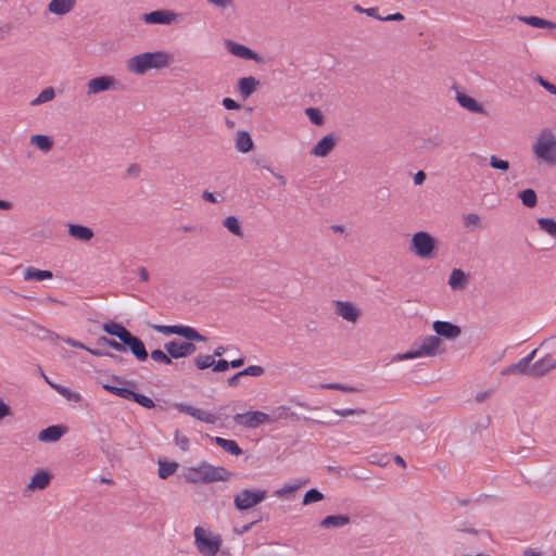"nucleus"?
<instances>
[{"instance_id":"1","label":"nucleus","mask_w":556,"mask_h":556,"mask_svg":"<svg viewBox=\"0 0 556 556\" xmlns=\"http://www.w3.org/2000/svg\"><path fill=\"white\" fill-rule=\"evenodd\" d=\"M169 63V55L165 51H152L137 54L126 62L128 72L143 75L151 70H161Z\"/></svg>"},{"instance_id":"2","label":"nucleus","mask_w":556,"mask_h":556,"mask_svg":"<svg viewBox=\"0 0 556 556\" xmlns=\"http://www.w3.org/2000/svg\"><path fill=\"white\" fill-rule=\"evenodd\" d=\"M534 155L547 165H556V136L549 128H544L533 143Z\"/></svg>"},{"instance_id":"3","label":"nucleus","mask_w":556,"mask_h":556,"mask_svg":"<svg viewBox=\"0 0 556 556\" xmlns=\"http://www.w3.org/2000/svg\"><path fill=\"white\" fill-rule=\"evenodd\" d=\"M420 341L421 343L418 348H412L405 353L397 354L394 361H406L422 356L432 357L438 354V349L441 344V339L438 336H426Z\"/></svg>"},{"instance_id":"4","label":"nucleus","mask_w":556,"mask_h":556,"mask_svg":"<svg viewBox=\"0 0 556 556\" xmlns=\"http://www.w3.org/2000/svg\"><path fill=\"white\" fill-rule=\"evenodd\" d=\"M267 497L264 489H243L233 496V506L239 511L254 508Z\"/></svg>"},{"instance_id":"5","label":"nucleus","mask_w":556,"mask_h":556,"mask_svg":"<svg viewBox=\"0 0 556 556\" xmlns=\"http://www.w3.org/2000/svg\"><path fill=\"white\" fill-rule=\"evenodd\" d=\"M193 534L194 544L201 554L204 556H215L219 552L222 545L220 535L208 536L205 529L200 526L194 528Z\"/></svg>"},{"instance_id":"6","label":"nucleus","mask_w":556,"mask_h":556,"mask_svg":"<svg viewBox=\"0 0 556 556\" xmlns=\"http://www.w3.org/2000/svg\"><path fill=\"white\" fill-rule=\"evenodd\" d=\"M437 240L427 231L416 232L410 241V250L421 258L434 256Z\"/></svg>"},{"instance_id":"7","label":"nucleus","mask_w":556,"mask_h":556,"mask_svg":"<svg viewBox=\"0 0 556 556\" xmlns=\"http://www.w3.org/2000/svg\"><path fill=\"white\" fill-rule=\"evenodd\" d=\"M17 323H10L14 327L18 328L20 330L25 331L26 333L34 336L40 340H45L47 338H51L52 340H59L60 336L56 333L51 332L47 328L27 319V318H17L14 317Z\"/></svg>"},{"instance_id":"8","label":"nucleus","mask_w":556,"mask_h":556,"mask_svg":"<svg viewBox=\"0 0 556 556\" xmlns=\"http://www.w3.org/2000/svg\"><path fill=\"white\" fill-rule=\"evenodd\" d=\"M233 420L237 425L243 426L245 428L254 429L258 426L273 422L271 417L260 410L247 412L243 414H237L233 416Z\"/></svg>"},{"instance_id":"9","label":"nucleus","mask_w":556,"mask_h":556,"mask_svg":"<svg viewBox=\"0 0 556 556\" xmlns=\"http://www.w3.org/2000/svg\"><path fill=\"white\" fill-rule=\"evenodd\" d=\"M179 16L174 11L160 9L142 14L141 20L146 24L170 25L178 22Z\"/></svg>"},{"instance_id":"10","label":"nucleus","mask_w":556,"mask_h":556,"mask_svg":"<svg viewBox=\"0 0 556 556\" xmlns=\"http://www.w3.org/2000/svg\"><path fill=\"white\" fill-rule=\"evenodd\" d=\"M164 350L174 358H186L197 351L192 342L172 340L164 344Z\"/></svg>"},{"instance_id":"11","label":"nucleus","mask_w":556,"mask_h":556,"mask_svg":"<svg viewBox=\"0 0 556 556\" xmlns=\"http://www.w3.org/2000/svg\"><path fill=\"white\" fill-rule=\"evenodd\" d=\"M536 351L538 350L534 349L531 353H529L527 356L522 357L519 362L511 364L508 367L504 368L502 370V375L503 376L527 375V376L533 377L532 361L534 359Z\"/></svg>"},{"instance_id":"12","label":"nucleus","mask_w":556,"mask_h":556,"mask_svg":"<svg viewBox=\"0 0 556 556\" xmlns=\"http://www.w3.org/2000/svg\"><path fill=\"white\" fill-rule=\"evenodd\" d=\"M123 343V352L129 351L139 362H146L148 359L149 353L143 341L139 337L130 332Z\"/></svg>"},{"instance_id":"13","label":"nucleus","mask_w":556,"mask_h":556,"mask_svg":"<svg viewBox=\"0 0 556 556\" xmlns=\"http://www.w3.org/2000/svg\"><path fill=\"white\" fill-rule=\"evenodd\" d=\"M226 49L229 53L243 60H251L256 63H262L263 59L249 47L238 43L232 40H226Z\"/></svg>"},{"instance_id":"14","label":"nucleus","mask_w":556,"mask_h":556,"mask_svg":"<svg viewBox=\"0 0 556 556\" xmlns=\"http://www.w3.org/2000/svg\"><path fill=\"white\" fill-rule=\"evenodd\" d=\"M432 329L437 333L435 336L447 340H454L462 333V329L458 325L444 320L433 321Z\"/></svg>"},{"instance_id":"15","label":"nucleus","mask_w":556,"mask_h":556,"mask_svg":"<svg viewBox=\"0 0 556 556\" xmlns=\"http://www.w3.org/2000/svg\"><path fill=\"white\" fill-rule=\"evenodd\" d=\"M117 84L113 76L102 75L88 81V94H97L110 89H114Z\"/></svg>"},{"instance_id":"16","label":"nucleus","mask_w":556,"mask_h":556,"mask_svg":"<svg viewBox=\"0 0 556 556\" xmlns=\"http://www.w3.org/2000/svg\"><path fill=\"white\" fill-rule=\"evenodd\" d=\"M204 477L205 484L218 482V481H227L230 479L232 473L222 466H213L212 464L204 462Z\"/></svg>"},{"instance_id":"17","label":"nucleus","mask_w":556,"mask_h":556,"mask_svg":"<svg viewBox=\"0 0 556 556\" xmlns=\"http://www.w3.org/2000/svg\"><path fill=\"white\" fill-rule=\"evenodd\" d=\"M453 88L456 90V101L462 108L472 113L488 115V111L476 99L466 94L465 92L459 91V89L456 86H454Z\"/></svg>"},{"instance_id":"18","label":"nucleus","mask_w":556,"mask_h":556,"mask_svg":"<svg viewBox=\"0 0 556 556\" xmlns=\"http://www.w3.org/2000/svg\"><path fill=\"white\" fill-rule=\"evenodd\" d=\"M68 428L64 425H52L42 429L38 433V440L41 442L54 443L58 442L64 434H66Z\"/></svg>"},{"instance_id":"19","label":"nucleus","mask_w":556,"mask_h":556,"mask_svg":"<svg viewBox=\"0 0 556 556\" xmlns=\"http://www.w3.org/2000/svg\"><path fill=\"white\" fill-rule=\"evenodd\" d=\"M338 137L334 134H329L323 137L312 149L311 153L315 156L326 157L336 147Z\"/></svg>"},{"instance_id":"20","label":"nucleus","mask_w":556,"mask_h":556,"mask_svg":"<svg viewBox=\"0 0 556 556\" xmlns=\"http://www.w3.org/2000/svg\"><path fill=\"white\" fill-rule=\"evenodd\" d=\"M336 314L348 321L356 323L361 316V311L351 302L337 301Z\"/></svg>"},{"instance_id":"21","label":"nucleus","mask_w":556,"mask_h":556,"mask_svg":"<svg viewBox=\"0 0 556 556\" xmlns=\"http://www.w3.org/2000/svg\"><path fill=\"white\" fill-rule=\"evenodd\" d=\"M555 368H556V359L552 355L547 354L544 357H542L541 359H539L532 364L533 377L534 378L542 377Z\"/></svg>"},{"instance_id":"22","label":"nucleus","mask_w":556,"mask_h":556,"mask_svg":"<svg viewBox=\"0 0 556 556\" xmlns=\"http://www.w3.org/2000/svg\"><path fill=\"white\" fill-rule=\"evenodd\" d=\"M67 232L72 238L83 242H88L94 237V232L90 227L79 224H68Z\"/></svg>"},{"instance_id":"23","label":"nucleus","mask_w":556,"mask_h":556,"mask_svg":"<svg viewBox=\"0 0 556 556\" xmlns=\"http://www.w3.org/2000/svg\"><path fill=\"white\" fill-rule=\"evenodd\" d=\"M52 473L46 469H39L27 484L28 490H45L51 482Z\"/></svg>"},{"instance_id":"24","label":"nucleus","mask_w":556,"mask_h":556,"mask_svg":"<svg viewBox=\"0 0 556 556\" xmlns=\"http://www.w3.org/2000/svg\"><path fill=\"white\" fill-rule=\"evenodd\" d=\"M258 85L260 80L253 76L242 77L237 83L238 91L244 100L256 91Z\"/></svg>"},{"instance_id":"25","label":"nucleus","mask_w":556,"mask_h":556,"mask_svg":"<svg viewBox=\"0 0 556 556\" xmlns=\"http://www.w3.org/2000/svg\"><path fill=\"white\" fill-rule=\"evenodd\" d=\"M23 278L26 281H42L53 278V273L49 269H39L28 266L23 270Z\"/></svg>"},{"instance_id":"26","label":"nucleus","mask_w":556,"mask_h":556,"mask_svg":"<svg viewBox=\"0 0 556 556\" xmlns=\"http://www.w3.org/2000/svg\"><path fill=\"white\" fill-rule=\"evenodd\" d=\"M77 0H51L48 4V11L55 15H65L76 5Z\"/></svg>"},{"instance_id":"27","label":"nucleus","mask_w":556,"mask_h":556,"mask_svg":"<svg viewBox=\"0 0 556 556\" xmlns=\"http://www.w3.org/2000/svg\"><path fill=\"white\" fill-rule=\"evenodd\" d=\"M177 336L184 338L188 342H206L207 337L201 334L195 328L185 325H178Z\"/></svg>"},{"instance_id":"28","label":"nucleus","mask_w":556,"mask_h":556,"mask_svg":"<svg viewBox=\"0 0 556 556\" xmlns=\"http://www.w3.org/2000/svg\"><path fill=\"white\" fill-rule=\"evenodd\" d=\"M102 330L113 337L118 338L122 342L128 337L130 331L122 324L110 320L102 325Z\"/></svg>"},{"instance_id":"29","label":"nucleus","mask_w":556,"mask_h":556,"mask_svg":"<svg viewBox=\"0 0 556 556\" xmlns=\"http://www.w3.org/2000/svg\"><path fill=\"white\" fill-rule=\"evenodd\" d=\"M204 462H202L197 467H189L186 469L184 477L187 482L193 483V484H205V477H204Z\"/></svg>"},{"instance_id":"30","label":"nucleus","mask_w":556,"mask_h":556,"mask_svg":"<svg viewBox=\"0 0 556 556\" xmlns=\"http://www.w3.org/2000/svg\"><path fill=\"white\" fill-rule=\"evenodd\" d=\"M219 447L225 452L233 456H240L243 454L242 448L235 440L225 439L222 437H215L212 439Z\"/></svg>"},{"instance_id":"31","label":"nucleus","mask_w":556,"mask_h":556,"mask_svg":"<svg viewBox=\"0 0 556 556\" xmlns=\"http://www.w3.org/2000/svg\"><path fill=\"white\" fill-rule=\"evenodd\" d=\"M468 282V277L464 270L454 268L448 278V285L453 290H463Z\"/></svg>"},{"instance_id":"32","label":"nucleus","mask_w":556,"mask_h":556,"mask_svg":"<svg viewBox=\"0 0 556 556\" xmlns=\"http://www.w3.org/2000/svg\"><path fill=\"white\" fill-rule=\"evenodd\" d=\"M518 20L535 28L556 29V23L539 16H518Z\"/></svg>"},{"instance_id":"33","label":"nucleus","mask_w":556,"mask_h":556,"mask_svg":"<svg viewBox=\"0 0 556 556\" xmlns=\"http://www.w3.org/2000/svg\"><path fill=\"white\" fill-rule=\"evenodd\" d=\"M349 522L350 517L348 515H329L320 521V527L325 529L339 528Z\"/></svg>"},{"instance_id":"34","label":"nucleus","mask_w":556,"mask_h":556,"mask_svg":"<svg viewBox=\"0 0 556 556\" xmlns=\"http://www.w3.org/2000/svg\"><path fill=\"white\" fill-rule=\"evenodd\" d=\"M253 147L254 143L250 134L247 130L239 131L236 138L237 150L242 153H248L253 149Z\"/></svg>"},{"instance_id":"35","label":"nucleus","mask_w":556,"mask_h":556,"mask_svg":"<svg viewBox=\"0 0 556 556\" xmlns=\"http://www.w3.org/2000/svg\"><path fill=\"white\" fill-rule=\"evenodd\" d=\"M30 143L45 153L49 152L53 147L52 138L47 135H33Z\"/></svg>"},{"instance_id":"36","label":"nucleus","mask_w":556,"mask_h":556,"mask_svg":"<svg viewBox=\"0 0 556 556\" xmlns=\"http://www.w3.org/2000/svg\"><path fill=\"white\" fill-rule=\"evenodd\" d=\"M102 388L105 391H108L116 396H119V397L128 400V401H132L135 391L129 388L117 387V386H113V384H109V383H104L102 386Z\"/></svg>"},{"instance_id":"37","label":"nucleus","mask_w":556,"mask_h":556,"mask_svg":"<svg viewBox=\"0 0 556 556\" xmlns=\"http://www.w3.org/2000/svg\"><path fill=\"white\" fill-rule=\"evenodd\" d=\"M50 387L53 388L59 394L64 396L70 402L78 403L81 401V396L79 393L73 392L64 386H61L59 383H50Z\"/></svg>"},{"instance_id":"38","label":"nucleus","mask_w":556,"mask_h":556,"mask_svg":"<svg viewBox=\"0 0 556 556\" xmlns=\"http://www.w3.org/2000/svg\"><path fill=\"white\" fill-rule=\"evenodd\" d=\"M518 198L521 200L522 204L529 208H532L538 204L536 192L531 188L520 191L518 193Z\"/></svg>"},{"instance_id":"39","label":"nucleus","mask_w":556,"mask_h":556,"mask_svg":"<svg viewBox=\"0 0 556 556\" xmlns=\"http://www.w3.org/2000/svg\"><path fill=\"white\" fill-rule=\"evenodd\" d=\"M223 226L232 235L242 237V228L240 220L236 216H228L223 220Z\"/></svg>"},{"instance_id":"40","label":"nucleus","mask_w":556,"mask_h":556,"mask_svg":"<svg viewBox=\"0 0 556 556\" xmlns=\"http://www.w3.org/2000/svg\"><path fill=\"white\" fill-rule=\"evenodd\" d=\"M178 468V464L175 462H167L166 459L159 460V477L161 479H166Z\"/></svg>"},{"instance_id":"41","label":"nucleus","mask_w":556,"mask_h":556,"mask_svg":"<svg viewBox=\"0 0 556 556\" xmlns=\"http://www.w3.org/2000/svg\"><path fill=\"white\" fill-rule=\"evenodd\" d=\"M55 97V91L53 87L45 88L31 102L30 105L37 106L42 103L52 101Z\"/></svg>"},{"instance_id":"42","label":"nucleus","mask_w":556,"mask_h":556,"mask_svg":"<svg viewBox=\"0 0 556 556\" xmlns=\"http://www.w3.org/2000/svg\"><path fill=\"white\" fill-rule=\"evenodd\" d=\"M540 229L552 237H556V220L549 217H541L538 219Z\"/></svg>"},{"instance_id":"43","label":"nucleus","mask_w":556,"mask_h":556,"mask_svg":"<svg viewBox=\"0 0 556 556\" xmlns=\"http://www.w3.org/2000/svg\"><path fill=\"white\" fill-rule=\"evenodd\" d=\"M97 345L99 348L108 346V348H111L112 350L117 351V352H123V350H124V343L121 340L118 342V341H116L114 339H110V338L104 337V336L99 337L97 339Z\"/></svg>"},{"instance_id":"44","label":"nucleus","mask_w":556,"mask_h":556,"mask_svg":"<svg viewBox=\"0 0 556 556\" xmlns=\"http://www.w3.org/2000/svg\"><path fill=\"white\" fill-rule=\"evenodd\" d=\"M305 114L308 117V119L316 126H320L325 122L323 112L317 108H307L305 110Z\"/></svg>"},{"instance_id":"45","label":"nucleus","mask_w":556,"mask_h":556,"mask_svg":"<svg viewBox=\"0 0 556 556\" xmlns=\"http://www.w3.org/2000/svg\"><path fill=\"white\" fill-rule=\"evenodd\" d=\"M151 358L160 364L164 365H173V357L165 351H162L160 349H155L150 354Z\"/></svg>"},{"instance_id":"46","label":"nucleus","mask_w":556,"mask_h":556,"mask_svg":"<svg viewBox=\"0 0 556 556\" xmlns=\"http://www.w3.org/2000/svg\"><path fill=\"white\" fill-rule=\"evenodd\" d=\"M324 500V494L316 488L309 489L303 497V505H309Z\"/></svg>"},{"instance_id":"47","label":"nucleus","mask_w":556,"mask_h":556,"mask_svg":"<svg viewBox=\"0 0 556 556\" xmlns=\"http://www.w3.org/2000/svg\"><path fill=\"white\" fill-rule=\"evenodd\" d=\"M194 364L200 370H204L210 367L213 368L214 356L200 354L194 358Z\"/></svg>"},{"instance_id":"48","label":"nucleus","mask_w":556,"mask_h":556,"mask_svg":"<svg viewBox=\"0 0 556 556\" xmlns=\"http://www.w3.org/2000/svg\"><path fill=\"white\" fill-rule=\"evenodd\" d=\"M132 402H136L140 406L148 409L153 408L155 406V403L151 397L138 392L134 393Z\"/></svg>"},{"instance_id":"49","label":"nucleus","mask_w":556,"mask_h":556,"mask_svg":"<svg viewBox=\"0 0 556 556\" xmlns=\"http://www.w3.org/2000/svg\"><path fill=\"white\" fill-rule=\"evenodd\" d=\"M147 325H148V327L154 329L155 331H157L164 336H172V334L177 336L178 325L165 326V325H154V324H150V323H148Z\"/></svg>"},{"instance_id":"50","label":"nucleus","mask_w":556,"mask_h":556,"mask_svg":"<svg viewBox=\"0 0 556 556\" xmlns=\"http://www.w3.org/2000/svg\"><path fill=\"white\" fill-rule=\"evenodd\" d=\"M490 166L492 168L501 170V172H507L510 167V164L508 161L502 160V159L497 157L496 155H491Z\"/></svg>"},{"instance_id":"51","label":"nucleus","mask_w":556,"mask_h":556,"mask_svg":"<svg viewBox=\"0 0 556 556\" xmlns=\"http://www.w3.org/2000/svg\"><path fill=\"white\" fill-rule=\"evenodd\" d=\"M194 418L206 424H215L217 421V417L214 414L204 412L200 408H197Z\"/></svg>"},{"instance_id":"52","label":"nucleus","mask_w":556,"mask_h":556,"mask_svg":"<svg viewBox=\"0 0 556 556\" xmlns=\"http://www.w3.org/2000/svg\"><path fill=\"white\" fill-rule=\"evenodd\" d=\"M533 79L541 86L543 87L546 91H548L549 93L556 96V86L554 84H552L551 81H548L547 79H545L543 76L536 74Z\"/></svg>"},{"instance_id":"53","label":"nucleus","mask_w":556,"mask_h":556,"mask_svg":"<svg viewBox=\"0 0 556 556\" xmlns=\"http://www.w3.org/2000/svg\"><path fill=\"white\" fill-rule=\"evenodd\" d=\"M240 372L244 376L260 377L265 372V369L258 365H251L241 370Z\"/></svg>"},{"instance_id":"54","label":"nucleus","mask_w":556,"mask_h":556,"mask_svg":"<svg viewBox=\"0 0 556 556\" xmlns=\"http://www.w3.org/2000/svg\"><path fill=\"white\" fill-rule=\"evenodd\" d=\"M334 414L341 417H348L352 415H364L366 414V410L364 408H341V409H334Z\"/></svg>"},{"instance_id":"55","label":"nucleus","mask_w":556,"mask_h":556,"mask_svg":"<svg viewBox=\"0 0 556 556\" xmlns=\"http://www.w3.org/2000/svg\"><path fill=\"white\" fill-rule=\"evenodd\" d=\"M300 488H301V483H298V484H287V485H285L283 488L278 489V490L275 492V495H276V496H278V497H283V496H286L287 494L294 493V492H295V491H298Z\"/></svg>"},{"instance_id":"56","label":"nucleus","mask_w":556,"mask_h":556,"mask_svg":"<svg viewBox=\"0 0 556 556\" xmlns=\"http://www.w3.org/2000/svg\"><path fill=\"white\" fill-rule=\"evenodd\" d=\"M268 415L271 417L273 422H274L278 419L287 418L290 415V409L288 407L280 406L277 409H275L271 414H268ZM291 415H293V414L291 413Z\"/></svg>"},{"instance_id":"57","label":"nucleus","mask_w":556,"mask_h":556,"mask_svg":"<svg viewBox=\"0 0 556 556\" xmlns=\"http://www.w3.org/2000/svg\"><path fill=\"white\" fill-rule=\"evenodd\" d=\"M464 224L467 228L476 227L480 224V216L475 213H469L464 216Z\"/></svg>"},{"instance_id":"58","label":"nucleus","mask_w":556,"mask_h":556,"mask_svg":"<svg viewBox=\"0 0 556 556\" xmlns=\"http://www.w3.org/2000/svg\"><path fill=\"white\" fill-rule=\"evenodd\" d=\"M324 388L330 389V390H339V391H343V392H350V393L358 391L357 388L344 386L341 383H327L324 386Z\"/></svg>"},{"instance_id":"59","label":"nucleus","mask_w":556,"mask_h":556,"mask_svg":"<svg viewBox=\"0 0 556 556\" xmlns=\"http://www.w3.org/2000/svg\"><path fill=\"white\" fill-rule=\"evenodd\" d=\"M174 407L180 412V413H185L187 415H190L192 417H194L195 415V410H197V407H193L192 405H189V404H184V403H175L174 404Z\"/></svg>"},{"instance_id":"60","label":"nucleus","mask_w":556,"mask_h":556,"mask_svg":"<svg viewBox=\"0 0 556 556\" xmlns=\"http://www.w3.org/2000/svg\"><path fill=\"white\" fill-rule=\"evenodd\" d=\"M175 442L182 451H187L189 448V439L185 435H180L178 430L175 433Z\"/></svg>"},{"instance_id":"61","label":"nucleus","mask_w":556,"mask_h":556,"mask_svg":"<svg viewBox=\"0 0 556 556\" xmlns=\"http://www.w3.org/2000/svg\"><path fill=\"white\" fill-rule=\"evenodd\" d=\"M230 368L229 362L227 359H218L214 361L213 371L215 372H224Z\"/></svg>"},{"instance_id":"62","label":"nucleus","mask_w":556,"mask_h":556,"mask_svg":"<svg viewBox=\"0 0 556 556\" xmlns=\"http://www.w3.org/2000/svg\"><path fill=\"white\" fill-rule=\"evenodd\" d=\"M264 519L263 516H261L258 519H255L253 520L252 522L250 523H247L244 526H242L240 529L238 528H235V532L239 535H242L247 532H249L256 523H258L260 521H262Z\"/></svg>"},{"instance_id":"63","label":"nucleus","mask_w":556,"mask_h":556,"mask_svg":"<svg viewBox=\"0 0 556 556\" xmlns=\"http://www.w3.org/2000/svg\"><path fill=\"white\" fill-rule=\"evenodd\" d=\"M458 531L465 532V533L475 534V535H478V536H483L485 539L490 538L489 531H485V530H477V529H473V528H464V529H458Z\"/></svg>"},{"instance_id":"64","label":"nucleus","mask_w":556,"mask_h":556,"mask_svg":"<svg viewBox=\"0 0 556 556\" xmlns=\"http://www.w3.org/2000/svg\"><path fill=\"white\" fill-rule=\"evenodd\" d=\"M223 105L227 110H239V109H241V105L237 101L231 99V98H224L223 99Z\"/></svg>"}]
</instances>
